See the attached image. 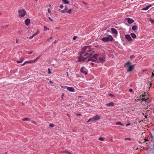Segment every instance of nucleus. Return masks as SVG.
<instances>
[{
    "mask_svg": "<svg viewBox=\"0 0 154 154\" xmlns=\"http://www.w3.org/2000/svg\"><path fill=\"white\" fill-rule=\"evenodd\" d=\"M48 74H51V70L49 68L48 69Z\"/></svg>",
    "mask_w": 154,
    "mask_h": 154,
    "instance_id": "nucleus-36",
    "label": "nucleus"
},
{
    "mask_svg": "<svg viewBox=\"0 0 154 154\" xmlns=\"http://www.w3.org/2000/svg\"><path fill=\"white\" fill-rule=\"evenodd\" d=\"M49 83L51 84H52L53 83V82L51 81H49Z\"/></svg>",
    "mask_w": 154,
    "mask_h": 154,
    "instance_id": "nucleus-53",
    "label": "nucleus"
},
{
    "mask_svg": "<svg viewBox=\"0 0 154 154\" xmlns=\"http://www.w3.org/2000/svg\"><path fill=\"white\" fill-rule=\"evenodd\" d=\"M125 38L129 42L132 40V38L129 35H125Z\"/></svg>",
    "mask_w": 154,
    "mask_h": 154,
    "instance_id": "nucleus-7",
    "label": "nucleus"
},
{
    "mask_svg": "<svg viewBox=\"0 0 154 154\" xmlns=\"http://www.w3.org/2000/svg\"><path fill=\"white\" fill-rule=\"evenodd\" d=\"M151 137L152 138L153 137L154 138V132L153 133L152 135H151Z\"/></svg>",
    "mask_w": 154,
    "mask_h": 154,
    "instance_id": "nucleus-46",
    "label": "nucleus"
},
{
    "mask_svg": "<svg viewBox=\"0 0 154 154\" xmlns=\"http://www.w3.org/2000/svg\"><path fill=\"white\" fill-rule=\"evenodd\" d=\"M141 100L142 101H145V102H146L147 101V99H145V98H142V99H141Z\"/></svg>",
    "mask_w": 154,
    "mask_h": 154,
    "instance_id": "nucleus-25",
    "label": "nucleus"
},
{
    "mask_svg": "<svg viewBox=\"0 0 154 154\" xmlns=\"http://www.w3.org/2000/svg\"><path fill=\"white\" fill-rule=\"evenodd\" d=\"M100 119V116L98 115H96L92 118L89 119L87 122H88L90 121L94 122V121H96L99 120V119Z\"/></svg>",
    "mask_w": 154,
    "mask_h": 154,
    "instance_id": "nucleus-4",
    "label": "nucleus"
},
{
    "mask_svg": "<svg viewBox=\"0 0 154 154\" xmlns=\"http://www.w3.org/2000/svg\"><path fill=\"white\" fill-rule=\"evenodd\" d=\"M64 9L65 10H67V8L66 6H65V9Z\"/></svg>",
    "mask_w": 154,
    "mask_h": 154,
    "instance_id": "nucleus-50",
    "label": "nucleus"
},
{
    "mask_svg": "<svg viewBox=\"0 0 154 154\" xmlns=\"http://www.w3.org/2000/svg\"><path fill=\"white\" fill-rule=\"evenodd\" d=\"M72 11V10L71 9H69L68 10H67V11H66V12L67 13H68L69 14H70Z\"/></svg>",
    "mask_w": 154,
    "mask_h": 154,
    "instance_id": "nucleus-22",
    "label": "nucleus"
},
{
    "mask_svg": "<svg viewBox=\"0 0 154 154\" xmlns=\"http://www.w3.org/2000/svg\"><path fill=\"white\" fill-rule=\"evenodd\" d=\"M90 51V47L88 46H85L83 47L82 50L80 53V55L78 58V62H82L84 61L87 59V58H84V56L87 55H91V53H88V52Z\"/></svg>",
    "mask_w": 154,
    "mask_h": 154,
    "instance_id": "nucleus-1",
    "label": "nucleus"
},
{
    "mask_svg": "<svg viewBox=\"0 0 154 154\" xmlns=\"http://www.w3.org/2000/svg\"><path fill=\"white\" fill-rule=\"evenodd\" d=\"M91 55H88L87 56L86 62L87 63L89 62L90 61H91L92 62H96V60L95 59L93 56L91 57Z\"/></svg>",
    "mask_w": 154,
    "mask_h": 154,
    "instance_id": "nucleus-5",
    "label": "nucleus"
},
{
    "mask_svg": "<svg viewBox=\"0 0 154 154\" xmlns=\"http://www.w3.org/2000/svg\"><path fill=\"white\" fill-rule=\"evenodd\" d=\"M146 71V70H143V72H144V71Z\"/></svg>",
    "mask_w": 154,
    "mask_h": 154,
    "instance_id": "nucleus-63",
    "label": "nucleus"
},
{
    "mask_svg": "<svg viewBox=\"0 0 154 154\" xmlns=\"http://www.w3.org/2000/svg\"><path fill=\"white\" fill-rule=\"evenodd\" d=\"M125 140H130V138H125Z\"/></svg>",
    "mask_w": 154,
    "mask_h": 154,
    "instance_id": "nucleus-39",
    "label": "nucleus"
},
{
    "mask_svg": "<svg viewBox=\"0 0 154 154\" xmlns=\"http://www.w3.org/2000/svg\"><path fill=\"white\" fill-rule=\"evenodd\" d=\"M64 152H65V153H68V154H71V153L68 152V151H64Z\"/></svg>",
    "mask_w": 154,
    "mask_h": 154,
    "instance_id": "nucleus-38",
    "label": "nucleus"
},
{
    "mask_svg": "<svg viewBox=\"0 0 154 154\" xmlns=\"http://www.w3.org/2000/svg\"><path fill=\"white\" fill-rule=\"evenodd\" d=\"M106 105L108 106H114V103L112 102H111L106 104Z\"/></svg>",
    "mask_w": 154,
    "mask_h": 154,
    "instance_id": "nucleus-13",
    "label": "nucleus"
},
{
    "mask_svg": "<svg viewBox=\"0 0 154 154\" xmlns=\"http://www.w3.org/2000/svg\"><path fill=\"white\" fill-rule=\"evenodd\" d=\"M99 59L100 62L102 63H103L105 61V58L104 57H103L102 58L99 57Z\"/></svg>",
    "mask_w": 154,
    "mask_h": 154,
    "instance_id": "nucleus-15",
    "label": "nucleus"
},
{
    "mask_svg": "<svg viewBox=\"0 0 154 154\" xmlns=\"http://www.w3.org/2000/svg\"><path fill=\"white\" fill-rule=\"evenodd\" d=\"M34 37V36H33V35H32V36H30L29 37V39H31L33 37Z\"/></svg>",
    "mask_w": 154,
    "mask_h": 154,
    "instance_id": "nucleus-47",
    "label": "nucleus"
},
{
    "mask_svg": "<svg viewBox=\"0 0 154 154\" xmlns=\"http://www.w3.org/2000/svg\"><path fill=\"white\" fill-rule=\"evenodd\" d=\"M152 6V5H149L148 6H146L145 7L143 8L142 9L143 10H148L149 8Z\"/></svg>",
    "mask_w": 154,
    "mask_h": 154,
    "instance_id": "nucleus-14",
    "label": "nucleus"
},
{
    "mask_svg": "<svg viewBox=\"0 0 154 154\" xmlns=\"http://www.w3.org/2000/svg\"><path fill=\"white\" fill-rule=\"evenodd\" d=\"M134 69V66L132 65H129L128 66V69L127 70V72H129L130 71H132Z\"/></svg>",
    "mask_w": 154,
    "mask_h": 154,
    "instance_id": "nucleus-6",
    "label": "nucleus"
},
{
    "mask_svg": "<svg viewBox=\"0 0 154 154\" xmlns=\"http://www.w3.org/2000/svg\"><path fill=\"white\" fill-rule=\"evenodd\" d=\"M68 74H69V73L68 72H66V75H67V76L68 75Z\"/></svg>",
    "mask_w": 154,
    "mask_h": 154,
    "instance_id": "nucleus-58",
    "label": "nucleus"
},
{
    "mask_svg": "<svg viewBox=\"0 0 154 154\" xmlns=\"http://www.w3.org/2000/svg\"><path fill=\"white\" fill-rule=\"evenodd\" d=\"M9 26V25H6L1 26L2 28H5V27H7Z\"/></svg>",
    "mask_w": 154,
    "mask_h": 154,
    "instance_id": "nucleus-27",
    "label": "nucleus"
},
{
    "mask_svg": "<svg viewBox=\"0 0 154 154\" xmlns=\"http://www.w3.org/2000/svg\"><path fill=\"white\" fill-rule=\"evenodd\" d=\"M111 31L113 34H117V32L115 29L114 28H112L111 29Z\"/></svg>",
    "mask_w": 154,
    "mask_h": 154,
    "instance_id": "nucleus-12",
    "label": "nucleus"
},
{
    "mask_svg": "<svg viewBox=\"0 0 154 154\" xmlns=\"http://www.w3.org/2000/svg\"><path fill=\"white\" fill-rule=\"evenodd\" d=\"M48 12L49 13H50V12H51V11H50V10L49 9H48Z\"/></svg>",
    "mask_w": 154,
    "mask_h": 154,
    "instance_id": "nucleus-52",
    "label": "nucleus"
},
{
    "mask_svg": "<svg viewBox=\"0 0 154 154\" xmlns=\"http://www.w3.org/2000/svg\"><path fill=\"white\" fill-rule=\"evenodd\" d=\"M83 3H84L85 4H86V3L85 2H83Z\"/></svg>",
    "mask_w": 154,
    "mask_h": 154,
    "instance_id": "nucleus-61",
    "label": "nucleus"
},
{
    "mask_svg": "<svg viewBox=\"0 0 154 154\" xmlns=\"http://www.w3.org/2000/svg\"><path fill=\"white\" fill-rule=\"evenodd\" d=\"M129 91L130 92H133V90L132 89H129Z\"/></svg>",
    "mask_w": 154,
    "mask_h": 154,
    "instance_id": "nucleus-44",
    "label": "nucleus"
},
{
    "mask_svg": "<svg viewBox=\"0 0 154 154\" xmlns=\"http://www.w3.org/2000/svg\"><path fill=\"white\" fill-rule=\"evenodd\" d=\"M47 30H49V29L47 28L46 26H44V30L45 31H47Z\"/></svg>",
    "mask_w": 154,
    "mask_h": 154,
    "instance_id": "nucleus-33",
    "label": "nucleus"
},
{
    "mask_svg": "<svg viewBox=\"0 0 154 154\" xmlns=\"http://www.w3.org/2000/svg\"><path fill=\"white\" fill-rule=\"evenodd\" d=\"M99 140H100L102 141H104V138H103V137H100L99 138Z\"/></svg>",
    "mask_w": 154,
    "mask_h": 154,
    "instance_id": "nucleus-23",
    "label": "nucleus"
},
{
    "mask_svg": "<svg viewBox=\"0 0 154 154\" xmlns=\"http://www.w3.org/2000/svg\"><path fill=\"white\" fill-rule=\"evenodd\" d=\"M27 63V62H24L23 64L21 65L22 66H23L24 65L26 64Z\"/></svg>",
    "mask_w": 154,
    "mask_h": 154,
    "instance_id": "nucleus-42",
    "label": "nucleus"
},
{
    "mask_svg": "<svg viewBox=\"0 0 154 154\" xmlns=\"http://www.w3.org/2000/svg\"><path fill=\"white\" fill-rule=\"evenodd\" d=\"M39 33V32L38 31H37V32H35V33L33 35V36H35L36 35H37Z\"/></svg>",
    "mask_w": 154,
    "mask_h": 154,
    "instance_id": "nucleus-26",
    "label": "nucleus"
},
{
    "mask_svg": "<svg viewBox=\"0 0 154 154\" xmlns=\"http://www.w3.org/2000/svg\"><path fill=\"white\" fill-rule=\"evenodd\" d=\"M52 38V37H51L49 38H47V40L49 41V40H50V39H51Z\"/></svg>",
    "mask_w": 154,
    "mask_h": 154,
    "instance_id": "nucleus-40",
    "label": "nucleus"
},
{
    "mask_svg": "<svg viewBox=\"0 0 154 154\" xmlns=\"http://www.w3.org/2000/svg\"><path fill=\"white\" fill-rule=\"evenodd\" d=\"M65 4H68L69 3V2L67 0H62Z\"/></svg>",
    "mask_w": 154,
    "mask_h": 154,
    "instance_id": "nucleus-19",
    "label": "nucleus"
},
{
    "mask_svg": "<svg viewBox=\"0 0 154 154\" xmlns=\"http://www.w3.org/2000/svg\"><path fill=\"white\" fill-rule=\"evenodd\" d=\"M60 8H62L63 7V5H60Z\"/></svg>",
    "mask_w": 154,
    "mask_h": 154,
    "instance_id": "nucleus-41",
    "label": "nucleus"
},
{
    "mask_svg": "<svg viewBox=\"0 0 154 154\" xmlns=\"http://www.w3.org/2000/svg\"><path fill=\"white\" fill-rule=\"evenodd\" d=\"M26 62H27V63H34L33 61L32 60H30L29 61H26Z\"/></svg>",
    "mask_w": 154,
    "mask_h": 154,
    "instance_id": "nucleus-29",
    "label": "nucleus"
},
{
    "mask_svg": "<svg viewBox=\"0 0 154 154\" xmlns=\"http://www.w3.org/2000/svg\"><path fill=\"white\" fill-rule=\"evenodd\" d=\"M98 56V54H95V55L93 56V57L95 58L96 60H97V57Z\"/></svg>",
    "mask_w": 154,
    "mask_h": 154,
    "instance_id": "nucleus-20",
    "label": "nucleus"
},
{
    "mask_svg": "<svg viewBox=\"0 0 154 154\" xmlns=\"http://www.w3.org/2000/svg\"><path fill=\"white\" fill-rule=\"evenodd\" d=\"M152 76L154 77V73H152Z\"/></svg>",
    "mask_w": 154,
    "mask_h": 154,
    "instance_id": "nucleus-55",
    "label": "nucleus"
},
{
    "mask_svg": "<svg viewBox=\"0 0 154 154\" xmlns=\"http://www.w3.org/2000/svg\"><path fill=\"white\" fill-rule=\"evenodd\" d=\"M7 154V152H5V154Z\"/></svg>",
    "mask_w": 154,
    "mask_h": 154,
    "instance_id": "nucleus-64",
    "label": "nucleus"
},
{
    "mask_svg": "<svg viewBox=\"0 0 154 154\" xmlns=\"http://www.w3.org/2000/svg\"><path fill=\"white\" fill-rule=\"evenodd\" d=\"M113 38L111 35H109L108 37H104L101 39V40L104 42H107L108 41H112Z\"/></svg>",
    "mask_w": 154,
    "mask_h": 154,
    "instance_id": "nucleus-3",
    "label": "nucleus"
},
{
    "mask_svg": "<svg viewBox=\"0 0 154 154\" xmlns=\"http://www.w3.org/2000/svg\"><path fill=\"white\" fill-rule=\"evenodd\" d=\"M130 124H131V123H128V124H127L126 125V126H129V125H130Z\"/></svg>",
    "mask_w": 154,
    "mask_h": 154,
    "instance_id": "nucleus-48",
    "label": "nucleus"
},
{
    "mask_svg": "<svg viewBox=\"0 0 154 154\" xmlns=\"http://www.w3.org/2000/svg\"><path fill=\"white\" fill-rule=\"evenodd\" d=\"M76 115H77V116H79V115H80L81 114H76Z\"/></svg>",
    "mask_w": 154,
    "mask_h": 154,
    "instance_id": "nucleus-57",
    "label": "nucleus"
},
{
    "mask_svg": "<svg viewBox=\"0 0 154 154\" xmlns=\"http://www.w3.org/2000/svg\"><path fill=\"white\" fill-rule=\"evenodd\" d=\"M18 15L20 17H24L26 14V11L24 9H20L18 11Z\"/></svg>",
    "mask_w": 154,
    "mask_h": 154,
    "instance_id": "nucleus-2",
    "label": "nucleus"
},
{
    "mask_svg": "<svg viewBox=\"0 0 154 154\" xmlns=\"http://www.w3.org/2000/svg\"><path fill=\"white\" fill-rule=\"evenodd\" d=\"M77 38V37L76 36H75L74 37H73V40H75Z\"/></svg>",
    "mask_w": 154,
    "mask_h": 154,
    "instance_id": "nucleus-43",
    "label": "nucleus"
},
{
    "mask_svg": "<svg viewBox=\"0 0 154 154\" xmlns=\"http://www.w3.org/2000/svg\"><path fill=\"white\" fill-rule=\"evenodd\" d=\"M30 20L28 18L26 19L25 21V24L27 26H28L30 23Z\"/></svg>",
    "mask_w": 154,
    "mask_h": 154,
    "instance_id": "nucleus-11",
    "label": "nucleus"
},
{
    "mask_svg": "<svg viewBox=\"0 0 154 154\" xmlns=\"http://www.w3.org/2000/svg\"><path fill=\"white\" fill-rule=\"evenodd\" d=\"M67 89L69 91L72 92H74L75 90L72 87H67Z\"/></svg>",
    "mask_w": 154,
    "mask_h": 154,
    "instance_id": "nucleus-9",
    "label": "nucleus"
},
{
    "mask_svg": "<svg viewBox=\"0 0 154 154\" xmlns=\"http://www.w3.org/2000/svg\"><path fill=\"white\" fill-rule=\"evenodd\" d=\"M40 57V56H39L38 57H37L35 59L33 60L34 63L38 59H39Z\"/></svg>",
    "mask_w": 154,
    "mask_h": 154,
    "instance_id": "nucleus-21",
    "label": "nucleus"
},
{
    "mask_svg": "<svg viewBox=\"0 0 154 154\" xmlns=\"http://www.w3.org/2000/svg\"><path fill=\"white\" fill-rule=\"evenodd\" d=\"M33 51H31L28 53V54H32L33 53Z\"/></svg>",
    "mask_w": 154,
    "mask_h": 154,
    "instance_id": "nucleus-45",
    "label": "nucleus"
},
{
    "mask_svg": "<svg viewBox=\"0 0 154 154\" xmlns=\"http://www.w3.org/2000/svg\"><path fill=\"white\" fill-rule=\"evenodd\" d=\"M130 63L129 62V61L127 62L126 63H125V66H126L127 65H129Z\"/></svg>",
    "mask_w": 154,
    "mask_h": 154,
    "instance_id": "nucleus-31",
    "label": "nucleus"
},
{
    "mask_svg": "<svg viewBox=\"0 0 154 154\" xmlns=\"http://www.w3.org/2000/svg\"><path fill=\"white\" fill-rule=\"evenodd\" d=\"M126 20H127L129 24H131L134 23V20L131 19L129 18H128L126 19Z\"/></svg>",
    "mask_w": 154,
    "mask_h": 154,
    "instance_id": "nucleus-8",
    "label": "nucleus"
},
{
    "mask_svg": "<svg viewBox=\"0 0 154 154\" xmlns=\"http://www.w3.org/2000/svg\"><path fill=\"white\" fill-rule=\"evenodd\" d=\"M2 15V13L1 12H0V15Z\"/></svg>",
    "mask_w": 154,
    "mask_h": 154,
    "instance_id": "nucleus-62",
    "label": "nucleus"
},
{
    "mask_svg": "<svg viewBox=\"0 0 154 154\" xmlns=\"http://www.w3.org/2000/svg\"><path fill=\"white\" fill-rule=\"evenodd\" d=\"M149 21L151 22L152 23H154V20H152L150 18L149 19Z\"/></svg>",
    "mask_w": 154,
    "mask_h": 154,
    "instance_id": "nucleus-30",
    "label": "nucleus"
},
{
    "mask_svg": "<svg viewBox=\"0 0 154 154\" xmlns=\"http://www.w3.org/2000/svg\"><path fill=\"white\" fill-rule=\"evenodd\" d=\"M84 68L82 67L80 69V71L83 73L85 74V75L87 74V72L85 70H84Z\"/></svg>",
    "mask_w": 154,
    "mask_h": 154,
    "instance_id": "nucleus-10",
    "label": "nucleus"
},
{
    "mask_svg": "<svg viewBox=\"0 0 154 154\" xmlns=\"http://www.w3.org/2000/svg\"><path fill=\"white\" fill-rule=\"evenodd\" d=\"M61 11L62 13H65L66 12V11L64 9H63V10H62Z\"/></svg>",
    "mask_w": 154,
    "mask_h": 154,
    "instance_id": "nucleus-35",
    "label": "nucleus"
},
{
    "mask_svg": "<svg viewBox=\"0 0 154 154\" xmlns=\"http://www.w3.org/2000/svg\"><path fill=\"white\" fill-rule=\"evenodd\" d=\"M23 59H21L20 61H17L16 62L17 63H19L22 62H23Z\"/></svg>",
    "mask_w": 154,
    "mask_h": 154,
    "instance_id": "nucleus-24",
    "label": "nucleus"
},
{
    "mask_svg": "<svg viewBox=\"0 0 154 154\" xmlns=\"http://www.w3.org/2000/svg\"><path fill=\"white\" fill-rule=\"evenodd\" d=\"M29 119L28 118H25L23 119V121H29Z\"/></svg>",
    "mask_w": 154,
    "mask_h": 154,
    "instance_id": "nucleus-28",
    "label": "nucleus"
},
{
    "mask_svg": "<svg viewBox=\"0 0 154 154\" xmlns=\"http://www.w3.org/2000/svg\"><path fill=\"white\" fill-rule=\"evenodd\" d=\"M116 125H122V126L124 125L121 122H117L116 124Z\"/></svg>",
    "mask_w": 154,
    "mask_h": 154,
    "instance_id": "nucleus-17",
    "label": "nucleus"
},
{
    "mask_svg": "<svg viewBox=\"0 0 154 154\" xmlns=\"http://www.w3.org/2000/svg\"><path fill=\"white\" fill-rule=\"evenodd\" d=\"M89 63L91 64L92 65H93L94 64V63H91V62L90 63L89 62Z\"/></svg>",
    "mask_w": 154,
    "mask_h": 154,
    "instance_id": "nucleus-54",
    "label": "nucleus"
},
{
    "mask_svg": "<svg viewBox=\"0 0 154 154\" xmlns=\"http://www.w3.org/2000/svg\"><path fill=\"white\" fill-rule=\"evenodd\" d=\"M18 41H17V39H16V43H18Z\"/></svg>",
    "mask_w": 154,
    "mask_h": 154,
    "instance_id": "nucleus-59",
    "label": "nucleus"
},
{
    "mask_svg": "<svg viewBox=\"0 0 154 154\" xmlns=\"http://www.w3.org/2000/svg\"><path fill=\"white\" fill-rule=\"evenodd\" d=\"M48 18H49V19L50 20H51V21H53V20L50 17H49Z\"/></svg>",
    "mask_w": 154,
    "mask_h": 154,
    "instance_id": "nucleus-49",
    "label": "nucleus"
},
{
    "mask_svg": "<svg viewBox=\"0 0 154 154\" xmlns=\"http://www.w3.org/2000/svg\"><path fill=\"white\" fill-rule=\"evenodd\" d=\"M146 93L144 92V94L142 95V96H142L143 97H144L146 95Z\"/></svg>",
    "mask_w": 154,
    "mask_h": 154,
    "instance_id": "nucleus-37",
    "label": "nucleus"
},
{
    "mask_svg": "<svg viewBox=\"0 0 154 154\" xmlns=\"http://www.w3.org/2000/svg\"><path fill=\"white\" fill-rule=\"evenodd\" d=\"M109 96H113V95L112 94H109Z\"/></svg>",
    "mask_w": 154,
    "mask_h": 154,
    "instance_id": "nucleus-51",
    "label": "nucleus"
},
{
    "mask_svg": "<svg viewBox=\"0 0 154 154\" xmlns=\"http://www.w3.org/2000/svg\"><path fill=\"white\" fill-rule=\"evenodd\" d=\"M62 88H66V86H64V87H63V86H62L61 87Z\"/></svg>",
    "mask_w": 154,
    "mask_h": 154,
    "instance_id": "nucleus-56",
    "label": "nucleus"
},
{
    "mask_svg": "<svg viewBox=\"0 0 154 154\" xmlns=\"http://www.w3.org/2000/svg\"><path fill=\"white\" fill-rule=\"evenodd\" d=\"M132 28L133 31H135L137 29L138 27L136 26H132Z\"/></svg>",
    "mask_w": 154,
    "mask_h": 154,
    "instance_id": "nucleus-16",
    "label": "nucleus"
},
{
    "mask_svg": "<svg viewBox=\"0 0 154 154\" xmlns=\"http://www.w3.org/2000/svg\"><path fill=\"white\" fill-rule=\"evenodd\" d=\"M147 115H145V118H147Z\"/></svg>",
    "mask_w": 154,
    "mask_h": 154,
    "instance_id": "nucleus-60",
    "label": "nucleus"
},
{
    "mask_svg": "<svg viewBox=\"0 0 154 154\" xmlns=\"http://www.w3.org/2000/svg\"><path fill=\"white\" fill-rule=\"evenodd\" d=\"M54 125L53 124H50L49 125V126L51 127H53L54 126Z\"/></svg>",
    "mask_w": 154,
    "mask_h": 154,
    "instance_id": "nucleus-34",
    "label": "nucleus"
},
{
    "mask_svg": "<svg viewBox=\"0 0 154 154\" xmlns=\"http://www.w3.org/2000/svg\"><path fill=\"white\" fill-rule=\"evenodd\" d=\"M135 57V56L133 55H132L130 56V59H132L134 58Z\"/></svg>",
    "mask_w": 154,
    "mask_h": 154,
    "instance_id": "nucleus-32",
    "label": "nucleus"
},
{
    "mask_svg": "<svg viewBox=\"0 0 154 154\" xmlns=\"http://www.w3.org/2000/svg\"><path fill=\"white\" fill-rule=\"evenodd\" d=\"M131 35L132 37V38H136V35L134 33H131L130 34Z\"/></svg>",
    "mask_w": 154,
    "mask_h": 154,
    "instance_id": "nucleus-18",
    "label": "nucleus"
}]
</instances>
